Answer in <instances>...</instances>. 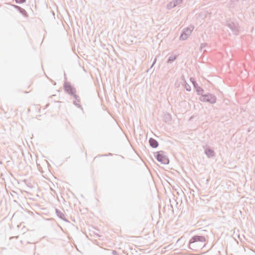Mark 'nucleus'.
I'll use <instances>...</instances> for the list:
<instances>
[{
  "instance_id": "obj_14",
  "label": "nucleus",
  "mask_w": 255,
  "mask_h": 255,
  "mask_svg": "<svg viewBox=\"0 0 255 255\" xmlns=\"http://www.w3.org/2000/svg\"><path fill=\"white\" fill-rule=\"evenodd\" d=\"M190 81L192 83L194 89L196 88L197 87L199 86L198 84H197V83L196 82V80H195V79L194 78H193V77L190 78Z\"/></svg>"
},
{
  "instance_id": "obj_15",
  "label": "nucleus",
  "mask_w": 255,
  "mask_h": 255,
  "mask_svg": "<svg viewBox=\"0 0 255 255\" xmlns=\"http://www.w3.org/2000/svg\"><path fill=\"white\" fill-rule=\"evenodd\" d=\"M176 6V4H175V3H173V1H171L170 2H169V3L167 4V9H170Z\"/></svg>"
},
{
  "instance_id": "obj_5",
  "label": "nucleus",
  "mask_w": 255,
  "mask_h": 255,
  "mask_svg": "<svg viewBox=\"0 0 255 255\" xmlns=\"http://www.w3.org/2000/svg\"><path fill=\"white\" fill-rule=\"evenodd\" d=\"M63 87L64 90L66 93L72 96L75 95L76 89L71 85L70 83L65 82Z\"/></svg>"
},
{
  "instance_id": "obj_4",
  "label": "nucleus",
  "mask_w": 255,
  "mask_h": 255,
  "mask_svg": "<svg viewBox=\"0 0 255 255\" xmlns=\"http://www.w3.org/2000/svg\"><path fill=\"white\" fill-rule=\"evenodd\" d=\"M194 27H188L185 28L181 34L179 39L181 40H185L187 39L188 36L191 34L192 31H193Z\"/></svg>"
},
{
  "instance_id": "obj_19",
  "label": "nucleus",
  "mask_w": 255,
  "mask_h": 255,
  "mask_svg": "<svg viewBox=\"0 0 255 255\" xmlns=\"http://www.w3.org/2000/svg\"><path fill=\"white\" fill-rule=\"evenodd\" d=\"M206 45H207L206 43H201L200 45V49L202 50L203 48H205Z\"/></svg>"
},
{
  "instance_id": "obj_18",
  "label": "nucleus",
  "mask_w": 255,
  "mask_h": 255,
  "mask_svg": "<svg viewBox=\"0 0 255 255\" xmlns=\"http://www.w3.org/2000/svg\"><path fill=\"white\" fill-rule=\"evenodd\" d=\"M17 3H23L26 1V0H15Z\"/></svg>"
},
{
  "instance_id": "obj_1",
  "label": "nucleus",
  "mask_w": 255,
  "mask_h": 255,
  "mask_svg": "<svg viewBox=\"0 0 255 255\" xmlns=\"http://www.w3.org/2000/svg\"><path fill=\"white\" fill-rule=\"evenodd\" d=\"M205 242L206 239L204 236L195 235L189 242V248L195 251H198L205 246Z\"/></svg>"
},
{
  "instance_id": "obj_8",
  "label": "nucleus",
  "mask_w": 255,
  "mask_h": 255,
  "mask_svg": "<svg viewBox=\"0 0 255 255\" xmlns=\"http://www.w3.org/2000/svg\"><path fill=\"white\" fill-rule=\"evenodd\" d=\"M205 153L208 158L214 157L215 156V153L214 151L210 148L205 149Z\"/></svg>"
},
{
  "instance_id": "obj_22",
  "label": "nucleus",
  "mask_w": 255,
  "mask_h": 255,
  "mask_svg": "<svg viewBox=\"0 0 255 255\" xmlns=\"http://www.w3.org/2000/svg\"><path fill=\"white\" fill-rule=\"evenodd\" d=\"M112 254L113 255H118V253L116 251L114 250L112 251Z\"/></svg>"
},
{
  "instance_id": "obj_21",
  "label": "nucleus",
  "mask_w": 255,
  "mask_h": 255,
  "mask_svg": "<svg viewBox=\"0 0 255 255\" xmlns=\"http://www.w3.org/2000/svg\"><path fill=\"white\" fill-rule=\"evenodd\" d=\"M11 5L14 7L16 10L18 9V8H19L20 6H19L18 5H15V4H11Z\"/></svg>"
},
{
  "instance_id": "obj_6",
  "label": "nucleus",
  "mask_w": 255,
  "mask_h": 255,
  "mask_svg": "<svg viewBox=\"0 0 255 255\" xmlns=\"http://www.w3.org/2000/svg\"><path fill=\"white\" fill-rule=\"evenodd\" d=\"M228 27L231 30L233 34L238 35L239 34V30L238 29L237 25L233 22H229L227 24Z\"/></svg>"
},
{
  "instance_id": "obj_23",
  "label": "nucleus",
  "mask_w": 255,
  "mask_h": 255,
  "mask_svg": "<svg viewBox=\"0 0 255 255\" xmlns=\"http://www.w3.org/2000/svg\"><path fill=\"white\" fill-rule=\"evenodd\" d=\"M167 116H168V117H170V115L169 114H168V115H167Z\"/></svg>"
},
{
  "instance_id": "obj_17",
  "label": "nucleus",
  "mask_w": 255,
  "mask_h": 255,
  "mask_svg": "<svg viewBox=\"0 0 255 255\" xmlns=\"http://www.w3.org/2000/svg\"><path fill=\"white\" fill-rule=\"evenodd\" d=\"M185 88L186 89V90L187 91H190L191 90V87L187 83H186L185 86Z\"/></svg>"
},
{
  "instance_id": "obj_13",
  "label": "nucleus",
  "mask_w": 255,
  "mask_h": 255,
  "mask_svg": "<svg viewBox=\"0 0 255 255\" xmlns=\"http://www.w3.org/2000/svg\"><path fill=\"white\" fill-rule=\"evenodd\" d=\"M177 57V55H171L168 57V59L167 61V63H171L172 62H173L174 60L176 59Z\"/></svg>"
},
{
  "instance_id": "obj_9",
  "label": "nucleus",
  "mask_w": 255,
  "mask_h": 255,
  "mask_svg": "<svg viewBox=\"0 0 255 255\" xmlns=\"http://www.w3.org/2000/svg\"><path fill=\"white\" fill-rule=\"evenodd\" d=\"M148 141L150 146L152 148H156L159 145L158 141L152 137L149 138Z\"/></svg>"
},
{
  "instance_id": "obj_12",
  "label": "nucleus",
  "mask_w": 255,
  "mask_h": 255,
  "mask_svg": "<svg viewBox=\"0 0 255 255\" xmlns=\"http://www.w3.org/2000/svg\"><path fill=\"white\" fill-rule=\"evenodd\" d=\"M17 10L22 15H23L24 17H27L28 16V14H27V12L26 11V10L23 9V8L21 7H19V8H18V9H17Z\"/></svg>"
},
{
  "instance_id": "obj_10",
  "label": "nucleus",
  "mask_w": 255,
  "mask_h": 255,
  "mask_svg": "<svg viewBox=\"0 0 255 255\" xmlns=\"http://www.w3.org/2000/svg\"><path fill=\"white\" fill-rule=\"evenodd\" d=\"M73 97L75 99V101H73V104L77 107L82 109L81 105L79 104L80 101L79 96L75 94L73 96Z\"/></svg>"
},
{
  "instance_id": "obj_7",
  "label": "nucleus",
  "mask_w": 255,
  "mask_h": 255,
  "mask_svg": "<svg viewBox=\"0 0 255 255\" xmlns=\"http://www.w3.org/2000/svg\"><path fill=\"white\" fill-rule=\"evenodd\" d=\"M55 212H56V215L60 219H61V220H63L64 221H65L66 222H69L68 221V220L65 217V215H64V213L62 211H61L60 210H59L58 209H55Z\"/></svg>"
},
{
  "instance_id": "obj_20",
  "label": "nucleus",
  "mask_w": 255,
  "mask_h": 255,
  "mask_svg": "<svg viewBox=\"0 0 255 255\" xmlns=\"http://www.w3.org/2000/svg\"><path fill=\"white\" fill-rule=\"evenodd\" d=\"M156 60H157V58H155L154 60H153V62H152V65H151V66L150 67V68H151L153 67V66L155 64V63L156 62Z\"/></svg>"
},
{
  "instance_id": "obj_2",
  "label": "nucleus",
  "mask_w": 255,
  "mask_h": 255,
  "mask_svg": "<svg viewBox=\"0 0 255 255\" xmlns=\"http://www.w3.org/2000/svg\"><path fill=\"white\" fill-rule=\"evenodd\" d=\"M216 99V97L214 95L209 93L201 95L199 97V100L200 101L207 102L211 104L215 103Z\"/></svg>"
},
{
  "instance_id": "obj_16",
  "label": "nucleus",
  "mask_w": 255,
  "mask_h": 255,
  "mask_svg": "<svg viewBox=\"0 0 255 255\" xmlns=\"http://www.w3.org/2000/svg\"><path fill=\"white\" fill-rule=\"evenodd\" d=\"M173 3H175L176 6L179 4H181L182 2V0H173Z\"/></svg>"
},
{
  "instance_id": "obj_3",
  "label": "nucleus",
  "mask_w": 255,
  "mask_h": 255,
  "mask_svg": "<svg viewBox=\"0 0 255 255\" xmlns=\"http://www.w3.org/2000/svg\"><path fill=\"white\" fill-rule=\"evenodd\" d=\"M155 158L156 160L160 162L161 164H168L169 162V160L167 156L164 154L163 151L160 150L156 152Z\"/></svg>"
},
{
  "instance_id": "obj_11",
  "label": "nucleus",
  "mask_w": 255,
  "mask_h": 255,
  "mask_svg": "<svg viewBox=\"0 0 255 255\" xmlns=\"http://www.w3.org/2000/svg\"><path fill=\"white\" fill-rule=\"evenodd\" d=\"M195 89L196 90L197 94L198 95H200L201 96V95H204V90L202 88L200 87V86H198Z\"/></svg>"
}]
</instances>
